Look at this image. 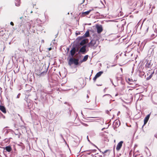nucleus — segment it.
I'll return each mask as SVG.
<instances>
[{"mask_svg": "<svg viewBox=\"0 0 157 157\" xmlns=\"http://www.w3.org/2000/svg\"><path fill=\"white\" fill-rule=\"evenodd\" d=\"M68 63L70 66H71L73 64L76 65H78V59L72 57L69 60Z\"/></svg>", "mask_w": 157, "mask_h": 157, "instance_id": "obj_1", "label": "nucleus"}, {"mask_svg": "<svg viewBox=\"0 0 157 157\" xmlns=\"http://www.w3.org/2000/svg\"><path fill=\"white\" fill-rule=\"evenodd\" d=\"M97 42H98V40H91L89 43V46L96 47L98 46V43H97Z\"/></svg>", "mask_w": 157, "mask_h": 157, "instance_id": "obj_2", "label": "nucleus"}, {"mask_svg": "<svg viewBox=\"0 0 157 157\" xmlns=\"http://www.w3.org/2000/svg\"><path fill=\"white\" fill-rule=\"evenodd\" d=\"M103 98L105 101H109L112 100V97L109 94H106L103 96Z\"/></svg>", "mask_w": 157, "mask_h": 157, "instance_id": "obj_3", "label": "nucleus"}, {"mask_svg": "<svg viewBox=\"0 0 157 157\" xmlns=\"http://www.w3.org/2000/svg\"><path fill=\"white\" fill-rule=\"evenodd\" d=\"M86 45H83L82 48H80L78 53H81L82 54H85L86 52Z\"/></svg>", "mask_w": 157, "mask_h": 157, "instance_id": "obj_4", "label": "nucleus"}, {"mask_svg": "<svg viewBox=\"0 0 157 157\" xmlns=\"http://www.w3.org/2000/svg\"><path fill=\"white\" fill-rule=\"evenodd\" d=\"M89 31H86L85 33L83 35V36L81 37H78V39L79 40H81L83 38H84L85 37H88L89 36Z\"/></svg>", "mask_w": 157, "mask_h": 157, "instance_id": "obj_5", "label": "nucleus"}, {"mask_svg": "<svg viewBox=\"0 0 157 157\" xmlns=\"http://www.w3.org/2000/svg\"><path fill=\"white\" fill-rule=\"evenodd\" d=\"M123 143V141H121L118 144L116 147V150L117 151H119L120 149L122 146V144Z\"/></svg>", "mask_w": 157, "mask_h": 157, "instance_id": "obj_6", "label": "nucleus"}, {"mask_svg": "<svg viewBox=\"0 0 157 157\" xmlns=\"http://www.w3.org/2000/svg\"><path fill=\"white\" fill-rule=\"evenodd\" d=\"M76 52V49L75 47H73L70 51L72 57H73Z\"/></svg>", "mask_w": 157, "mask_h": 157, "instance_id": "obj_7", "label": "nucleus"}, {"mask_svg": "<svg viewBox=\"0 0 157 157\" xmlns=\"http://www.w3.org/2000/svg\"><path fill=\"white\" fill-rule=\"evenodd\" d=\"M150 116V114H148L147 116L144 118V124L143 125V127L144 125L145 124H146L147 122L148 121V120Z\"/></svg>", "mask_w": 157, "mask_h": 157, "instance_id": "obj_8", "label": "nucleus"}, {"mask_svg": "<svg viewBox=\"0 0 157 157\" xmlns=\"http://www.w3.org/2000/svg\"><path fill=\"white\" fill-rule=\"evenodd\" d=\"M88 40L87 39H86L82 40L80 43V44L81 45H83L85 44L88 43Z\"/></svg>", "mask_w": 157, "mask_h": 157, "instance_id": "obj_9", "label": "nucleus"}, {"mask_svg": "<svg viewBox=\"0 0 157 157\" xmlns=\"http://www.w3.org/2000/svg\"><path fill=\"white\" fill-rule=\"evenodd\" d=\"M96 28L97 29V32L98 33H101L103 30L102 27L101 25L97 26Z\"/></svg>", "mask_w": 157, "mask_h": 157, "instance_id": "obj_10", "label": "nucleus"}, {"mask_svg": "<svg viewBox=\"0 0 157 157\" xmlns=\"http://www.w3.org/2000/svg\"><path fill=\"white\" fill-rule=\"evenodd\" d=\"M0 110L4 113H6V108L3 106L0 105Z\"/></svg>", "mask_w": 157, "mask_h": 157, "instance_id": "obj_11", "label": "nucleus"}, {"mask_svg": "<svg viewBox=\"0 0 157 157\" xmlns=\"http://www.w3.org/2000/svg\"><path fill=\"white\" fill-rule=\"evenodd\" d=\"M151 66V63L150 62L147 61L145 65L146 67L147 68H150Z\"/></svg>", "mask_w": 157, "mask_h": 157, "instance_id": "obj_12", "label": "nucleus"}, {"mask_svg": "<svg viewBox=\"0 0 157 157\" xmlns=\"http://www.w3.org/2000/svg\"><path fill=\"white\" fill-rule=\"evenodd\" d=\"M5 149L7 151L10 152L11 151L12 148L10 146H8L6 147Z\"/></svg>", "mask_w": 157, "mask_h": 157, "instance_id": "obj_13", "label": "nucleus"}, {"mask_svg": "<svg viewBox=\"0 0 157 157\" xmlns=\"http://www.w3.org/2000/svg\"><path fill=\"white\" fill-rule=\"evenodd\" d=\"M91 11V10H90L87 11L83 12L82 13V14L83 15H84V16H85V15H88L90 13V12Z\"/></svg>", "mask_w": 157, "mask_h": 157, "instance_id": "obj_14", "label": "nucleus"}, {"mask_svg": "<svg viewBox=\"0 0 157 157\" xmlns=\"http://www.w3.org/2000/svg\"><path fill=\"white\" fill-rule=\"evenodd\" d=\"M88 55H86L85 56L83 59L82 60V62H85L88 59Z\"/></svg>", "mask_w": 157, "mask_h": 157, "instance_id": "obj_15", "label": "nucleus"}, {"mask_svg": "<svg viewBox=\"0 0 157 157\" xmlns=\"http://www.w3.org/2000/svg\"><path fill=\"white\" fill-rule=\"evenodd\" d=\"M103 73V71H101L97 73V74H96L95 75L96 76V77L98 78L99 77H100Z\"/></svg>", "mask_w": 157, "mask_h": 157, "instance_id": "obj_16", "label": "nucleus"}, {"mask_svg": "<svg viewBox=\"0 0 157 157\" xmlns=\"http://www.w3.org/2000/svg\"><path fill=\"white\" fill-rule=\"evenodd\" d=\"M47 71H43L41 72L40 74H38V73H37V74L39 76H43L44 75V74H45L46 73Z\"/></svg>", "mask_w": 157, "mask_h": 157, "instance_id": "obj_17", "label": "nucleus"}, {"mask_svg": "<svg viewBox=\"0 0 157 157\" xmlns=\"http://www.w3.org/2000/svg\"><path fill=\"white\" fill-rule=\"evenodd\" d=\"M20 3V0H16L15 2V5L17 6H19Z\"/></svg>", "mask_w": 157, "mask_h": 157, "instance_id": "obj_18", "label": "nucleus"}, {"mask_svg": "<svg viewBox=\"0 0 157 157\" xmlns=\"http://www.w3.org/2000/svg\"><path fill=\"white\" fill-rule=\"evenodd\" d=\"M119 122H118V121H117L115 122V127H118L120 125V124L119 123Z\"/></svg>", "mask_w": 157, "mask_h": 157, "instance_id": "obj_19", "label": "nucleus"}, {"mask_svg": "<svg viewBox=\"0 0 157 157\" xmlns=\"http://www.w3.org/2000/svg\"><path fill=\"white\" fill-rule=\"evenodd\" d=\"M94 150H90L89 151H86L87 152H88V153H87L88 154L90 155V153L92 152H93L94 151Z\"/></svg>", "mask_w": 157, "mask_h": 157, "instance_id": "obj_20", "label": "nucleus"}, {"mask_svg": "<svg viewBox=\"0 0 157 157\" xmlns=\"http://www.w3.org/2000/svg\"><path fill=\"white\" fill-rule=\"evenodd\" d=\"M94 150H90L89 151H86L87 152H88V153H87L88 154L90 155V153L92 152H93L94 151Z\"/></svg>", "mask_w": 157, "mask_h": 157, "instance_id": "obj_21", "label": "nucleus"}, {"mask_svg": "<svg viewBox=\"0 0 157 157\" xmlns=\"http://www.w3.org/2000/svg\"><path fill=\"white\" fill-rule=\"evenodd\" d=\"M27 25L29 26V28H30L31 24V23H30V22H27Z\"/></svg>", "mask_w": 157, "mask_h": 157, "instance_id": "obj_22", "label": "nucleus"}, {"mask_svg": "<svg viewBox=\"0 0 157 157\" xmlns=\"http://www.w3.org/2000/svg\"><path fill=\"white\" fill-rule=\"evenodd\" d=\"M152 76V75H151L148 77H147L146 78V79L147 80H149L151 78Z\"/></svg>", "mask_w": 157, "mask_h": 157, "instance_id": "obj_23", "label": "nucleus"}, {"mask_svg": "<svg viewBox=\"0 0 157 157\" xmlns=\"http://www.w3.org/2000/svg\"><path fill=\"white\" fill-rule=\"evenodd\" d=\"M60 136L62 138V139L65 141V139H64L63 137V135L61 134H60Z\"/></svg>", "mask_w": 157, "mask_h": 157, "instance_id": "obj_24", "label": "nucleus"}, {"mask_svg": "<svg viewBox=\"0 0 157 157\" xmlns=\"http://www.w3.org/2000/svg\"><path fill=\"white\" fill-rule=\"evenodd\" d=\"M98 78V77H97L95 75V77L94 78H93V80L94 81H95V80H96V79Z\"/></svg>", "mask_w": 157, "mask_h": 157, "instance_id": "obj_25", "label": "nucleus"}, {"mask_svg": "<svg viewBox=\"0 0 157 157\" xmlns=\"http://www.w3.org/2000/svg\"><path fill=\"white\" fill-rule=\"evenodd\" d=\"M109 150H106L104 152H102V154H104L105 153H106Z\"/></svg>", "mask_w": 157, "mask_h": 157, "instance_id": "obj_26", "label": "nucleus"}, {"mask_svg": "<svg viewBox=\"0 0 157 157\" xmlns=\"http://www.w3.org/2000/svg\"><path fill=\"white\" fill-rule=\"evenodd\" d=\"M20 95V94H19L17 96V98H19Z\"/></svg>", "mask_w": 157, "mask_h": 157, "instance_id": "obj_27", "label": "nucleus"}, {"mask_svg": "<svg viewBox=\"0 0 157 157\" xmlns=\"http://www.w3.org/2000/svg\"><path fill=\"white\" fill-rule=\"evenodd\" d=\"M10 24L11 25H14V24L12 22H11L10 23Z\"/></svg>", "mask_w": 157, "mask_h": 157, "instance_id": "obj_28", "label": "nucleus"}, {"mask_svg": "<svg viewBox=\"0 0 157 157\" xmlns=\"http://www.w3.org/2000/svg\"><path fill=\"white\" fill-rule=\"evenodd\" d=\"M128 80L129 81H132V79H131L130 78H128Z\"/></svg>", "mask_w": 157, "mask_h": 157, "instance_id": "obj_29", "label": "nucleus"}, {"mask_svg": "<svg viewBox=\"0 0 157 157\" xmlns=\"http://www.w3.org/2000/svg\"><path fill=\"white\" fill-rule=\"evenodd\" d=\"M106 112L107 113L109 114V111H108V110H106Z\"/></svg>", "mask_w": 157, "mask_h": 157, "instance_id": "obj_30", "label": "nucleus"}, {"mask_svg": "<svg viewBox=\"0 0 157 157\" xmlns=\"http://www.w3.org/2000/svg\"><path fill=\"white\" fill-rule=\"evenodd\" d=\"M82 0V2L81 3V4H82V3H83L85 1V0Z\"/></svg>", "mask_w": 157, "mask_h": 157, "instance_id": "obj_31", "label": "nucleus"}, {"mask_svg": "<svg viewBox=\"0 0 157 157\" xmlns=\"http://www.w3.org/2000/svg\"><path fill=\"white\" fill-rule=\"evenodd\" d=\"M76 35H79V34H80V33H79V32H78V33H76Z\"/></svg>", "mask_w": 157, "mask_h": 157, "instance_id": "obj_32", "label": "nucleus"}, {"mask_svg": "<svg viewBox=\"0 0 157 157\" xmlns=\"http://www.w3.org/2000/svg\"><path fill=\"white\" fill-rule=\"evenodd\" d=\"M52 48H48V50H49V51H50V50H52Z\"/></svg>", "mask_w": 157, "mask_h": 157, "instance_id": "obj_33", "label": "nucleus"}, {"mask_svg": "<svg viewBox=\"0 0 157 157\" xmlns=\"http://www.w3.org/2000/svg\"><path fill=\"white\" fill-rule=\"evenodd\" d=\"M86 101L87 102H90V101L89 100H86Z\"/></svg>", "mask_w": 157, "mask_h": 157, "instance_id": "obj_34", "label": "nucleus"}, {"mask_svg": "<svg viewBox=\"0 0 157 157\" xmlns=\"http://www.w3.org/2000/svg\"><path fill=\"white\" fill-rule=\"evenodd\" d=\"M89 98V96L88 95H86V98Z\"/></svg>", "mask_w": 157, "mask_h": 157, "instance_id": "obj_35", "label": "nucleus"}, {"mask_svg": "<svg viewBox=\"0 0 157 157\" xmlns=\"http://www.w3.org/2000/svg\"><path fill=\"white\" fill-rule=\"evenodd\" d=\"M106 88H105L104 89V92H105V91H106Z\"/></svg>", "mask_w": 157, "mask_h": 157, "instance_id": "obj_36", "label": "nucleus"}, {"mask_svg": "<svg viewBox=\"0 0 157 157\" xmlns=\"http://www.w3.org/2000/svg\"><path fill=\"white\" fill-rule=\"evenodd\" d=\"M146 149H147V150H148V148L147 147H145V150L146 151Z\"/></svg>", "mask_w": 157, "mask_h": 157, "instance_id": "obj_37", "label": "nucleus"}, {"mask_svg": "<svg viewBox=\"0 0 157 157\" xmlns=\"http://www.w3.org/2000/svg\"><path fill=\"white\" fill-rule=\"evenodd\" d=\"M22 18H23V17H20V19H22Z\"/></svg>", "mask_w": 157, "mask_h": 157, "instance_id": "obj_38", "label": "nucleus"}, {"mask_svg": "<svg viewBox=\"0 0 157 157\" xmlns=\"http://www.w3.org/2000/svg\"><path fill=\"white\" fill-rule=\"evenodd\" d=\"M118 95V94H116V95H115V96H117Z\"/></svg>", "mask_w": 157, "mask_h": 157, "instance_id": "obj_39", "label": "nucleus"}, {"mask_svg": "<svg viewBox=\"0 0 157 157\" xmlns=\"http://www.w3.org/2000/svg\"><path fill=\"white\" fill-rule=\"evenodd\" d=\"M148 27L147 28V30H146L147 31H148Z\"/></svg>", "mask_w": 157, "mask_h": 157, "instance_id": "obj_40", "label": "nucleus"}, {"mask_svg": "<svg viewBox=\"0 0 157 157\" xmlns=\"http://www.w3.org/2000/svg\"><path fill=\"white\" fill-rule=\"evenodd\" d=\"M78 50V49H76V52H77Z\"/></svg>", "mask_w": 157, "mask_h": 157, "instance_id": "obj_41", "label": "nucleus"}, {"mask_svg": "<svg viewBox=\"0 0 157 157\" xmlns=\"http://www.w3.org/2000/svg\"><path fill=\"white\" fill-rule=\"evenodd\" d=\"M154 73V72H153L152 73V74H151V75H152Z\"/></svg>", "mask_w": 157, "mask_h": 157, "instance_id": "obj_42", "label": "nucleus"}, {"mask_svg": "<svg viewBox=\"0 0 157 157\" xmlns=\"http://www.w3.org/2000/svg\"><path fill=\"white\" fill-rule=\"evenodd\" d=\"M156 135H155V137H156V138H157V137H156Z\"/></svg>", "mask_w": 157, "mask_h": 157, "instance_id": "obj_43", "label": "nucleus"}, {"mask_svg": "<svg viewBox=\"0 0 157 157\" xmlns=\"http://www.w3.org/2000/svg\"><path fill=\"white\" fill-rule=\"evenodd\" d=\"M85 126H87V125L86 124H85Z\"/></svg>", "mask_w": 157, "mask_h": 157, "instance_id": "obj_44", "label": "nucleus"}, {"mask_svg": "<svg viewBox=\"0 0 157 157\" xmlns=\"http://www.w3.org/2000/svg\"><path fill=\"white\" fill-rule=\"evenodd\" d=\"M111 82H112V81H111Z\"/></svg>", "mask_w": 157, "mask_h": 157, "instance_id": "obj_45", "label": "nucleus"}, {"mask_svg": "<svg viewBox=\"0 0 157 157\" xmlns=\"http://www.w3.org/2000/svg\"><path fill=\"white\" fill-rule=\"evenodd\" d=\"M21 120H22V117H21Z\"/></svg>", "mask_w": 157, "mask_h": 157, "instance_id": "obj_46", "label": "nucleus"}, {"mask_svg": "<svg viewBox=\"0 0 157 157\" xmlns=\"http://www.w3.org/2000/svg\"><path fill=\"white\" fill-rule=\"evenodd\" d=\"M121 70H122V68H121Z\"/></svg>", "mask_w": 157, "mask_h": 157, "instance_id": "obj_47", "label": "nucleus"}, {"mask_svg": "<svg viewBox=\"0 0 157 157\" xmlns=\"http://www.w3.org/2000/svg\"><path fill=\"white\" fill-rule=\"evenodd\" d=\"M69 50V48H68V49H67V50L68 51Z\"/></svg>", "mask_w": 157, "mask_h": 157, "instance_id": "obj_48", "label": "nucleus"}, {"mask_svg": "<svg viewBox=\"0 0 157 157\" xmlns=\"http://www.w3.org/2000/svg\"><path fill=\"white\" fill-rule=\"evenodd\" d=\"M32 12H33L32 11L31 12V13H32Z\"/></svg>", "mask_w": 157, "mask_h": 157, "instance_id": "obj_49", "label": "nucleus"}]
</instances>
